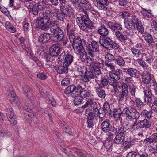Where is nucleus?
<instances>
[{"instance_id": "obj_1", "label": "nucleus", "mask_w": 157, "mask_h": 157, "mask_svg": "<svg viewBox=\"0 0 157 157\" xmlns=\"http://www.w3.org/2000/svg\"><path fill=\"white\" fill-rule=\"evenodd\" d=\"M36 25L37 26L42 30L47 31L50 29V31L52 32L60 26V24L56 23L53 20H47L40 21H35Z\"/></svg>"}, {"instance_id": "obj_2", "label": "nucleus", "mask_w": 157, "mask_h": 157, "mask_svg": "<svg viewBox=\"0 0 157 157\" xmlns=\"http://www.w3.org/2000/svg\"><path fill=\"white\" fill-rule=\"evenodd\" d=\"M77 21L78 25L80 29L85 30L87 28L90 29L94 28L92 22L90 19L87 14L83 15L81 18L77 17Z\"/></svg>"}, {"instance_id": "obj_3", "label": "nucleus", "mask_w": 157, "mask_h": 157, "mask_svg": "<svg viewBox=\"0 0 157 157\" xmlns=\"http://www.w3.org/2000/svg\"><path fill=\"white\" fill-rule=\"evenodd\" d=\"M72 38L73 39L72 46L75 52L78 53L83 51V46L85 44V40L84 39H81L79 37L77 36Z\"/></svg>"}, {"instance_id": "obj_4", "label": "nucleus", "mask_w": 157, "mask_h": 157, "mask_svg": "<svg viewBox=\"0 0 157 157\" xmlns=\"http://www.w3.org/2000/svg\"><path fill=\"white\" fill-rule=\"evenodd\" d=\"M51 32L52 34L51 39L54 42H60L64 37V33L60 26Z\"/></svg>"}, {"instance_id": "obj_5", "label": "nucleus", "mask_w": 157, "mask_h": 157, "mask_svg": "<svg viewBox=\"0 0 157 157\" xmlns=\"http://www.w3.org/2000/svg\"><path fill=\"white\" fill-rule=\"evenodd\" d=\"M123 112L126 117L129 119H135V121L139 118L140 115L139 112L133 107H125Z\"/></svg>"}, {"instance_id": "obj_6", "label": "nucleus", "mask_w": 157, "mask_h": 157, "mask_svg": "<svg viewBox=\"0 0 157 157\" xmlns=\"http://www.w3.org/2000/svg\"><path fill=\"white\" fill-rule=\"evenodd\" d=\"M113 41L109 37L105 36L100 38V44L104 48L108 50H111L113 49Z\"/></svg>"}, {"instance_id": "obj_7", "label": "nucleus", "mask_w": 157, "mask_h": 157, "mask_svg": "<svg viewBox=\"0 0 157 157\" xmlns=\"http://www.w3.org/2000/svg\"><path fill=\"white\" fill-rule=\"evenodd\" d=\"M92 71L96 76H99L103 74L101 72V69L104 67V64L98 61L95 62L93 64L90 65Z\"/></svg>"}, {"instance_id": "obj_8", "label": "nucleus", "mask_w": 157, "mask_h": 157, "mask_svg": "<svg viewBox=\"0 0 157 157\" xmlns=\"http://www.w3.org/2000/svg\"><path fill=\"white\" fill-rule=\"evenodd\" d=\"M137 120L135 121V123L132 125V128H134L136 127V128L137 129H141L144 128H149L151 125V122L147 119H144L140 122L136 123Z\"/></svg>"}, {"instance_id": "obj_9", "label": "nucleus", "mask_w": 157, "mask_h": 157, "mask_svg": "<svg viewBox=\"0 0 157 157\" xmlns=\"http://www.w3.org/2000/svg\"><path fill=\"white\" fill-rule=\"evenodd\" d=\"M108 0H93V2L99 9L106 11L107 10L105 5L108 6L109 4Z\"/></svg>"}, {"instance_id": "obj_10", "label": "nucleus", "mask_w": 157, "mask_h": 157, "mask_svg": "<svg viewBox=\"0 0 157 157\" xmlns=\"http://www.w3.org/2000/svg\"><path fill=\"white\" fill-rule=\"evenodd\" d=\"M61 49L57 44L52 45L49 49V53L50 56L57 57L60 53Z\"/></svg>"}, {"instance_id": "obj_11", "label": "nucleus", "mask_w": 157, "mask_h": 157, "mask_svg": "<svg viewBox=\"0 0 157 157\" xmlns=\"http://www.w3.org/2000/svg\"><path fill=\"white\" fill-rule=\"evenodd\" d=\"M122 71L120 69H117L113 72H110L109 73L110 80L112 79L113 81L119 80L122 75Z\"/></svg>"}, {"instance_id": "obj_12", "label": "nucleus", "mask_w": 157, "mask_h": 157, "mask_svg": "<svg viewBox=\"0 0 157 157\" xmlns=\"http://www.w3.org/2000/svg\"><path fill=\"white\" fill-rule=\"evenodd\" d=\"M68 66L63 63V64L56 65L54 67V68L59 74L67 73L68 72Z\"/></svg>"}, {"instance_id": "obj_13", "label": "nucleus", "mask_w": 157, "mask_h": 157, "mask_svg": "<svg viewBox=\"0 0 157 157\" xmlns=\"http://www.w3.org/2000/svg\"><path fill=\"white\" fill-rule=\"evenodd\" d=\"M124 71L131 77L138 78L140 75V72L136 69L130 68L124 69Z\"/></svg>"}, {"instance_id": "obj_14", "label": "nucleus", "mask_w": 157, "mask_h": 157, "mask_svg": "<svg viewBox=\"0 0 157 157\" xmlns=\"http://www.w3.org/2000/svg\"><path fill=\"white\" fill-rule=\"evenodd\" d=\"M95 78H96V75L93 72V71H88L87 70L86 71L82 77V78L84 82H88L90 80Z\"/></svg>"}, {"instance_id": "obj_15", "label": "nucleus", "mask_w": 157, "mask_h": 157, "mask_svg": "<svg viewBox=\"0 0 157 157\" xmlns=\"http://www.w3.org/2000/svg\"><path fill=\"white\" fill-rule=\"evenodd\" d=\"M51 34L44 33L40 35L38 37L37 41L42 44H44L48 41L51 39Z\"/></svg>"}, {"instance_id": "obj_16", "label": "nucleus", "mask_w": 157, "mask_h": 157, "mask_svg": "<svg viewBox=\"0 0 157 157\" xmlns=\"http://www.w3.org/2000/svg\"><path fill=\"white\" fill-rule=\"evenodd\" d=\"M90 110L89 109H87L86 111V113L87 114V126L89 128H92L95 124V122L94 117L93 116L88 113L87 112Z\"/></svg>"}, {"instance_id": "obj_17", "label": "nucleus", "mask_w": 157, "mask_h": 157, "mask_svg": "<svg viewBox=\"0 0 157 157\" xmlns=\"http://www.w3.org/2000/svg\"><path fill=\"white\" fill-rule=\"evenodd\" d=\"M108 25L113 31L115 32L117 30H121L122 29V25L120 24L115 22L114 23L110 21L108 23Z\"/></svg>"}, {"instance_id": "obj_18", "label": "nucleus", "mask_w": 157, "mask_h": 157, "mask_svg": "<svg viewBox=\"0 0 157 157\" xmlns=\"http://www.w3.org/2000/svg\"><path fill=\"white\" fill-rule=\"evenodd\" d=\"M98 32L102 36V37L107 36L109 33L108 29L104 25H102L99 27Z\"/></svg>"}, {"instance_id": "obj_19", "label": "nucleus", "mask_w": 157, "mask_h": 157, "mask_svg": "<svg viewBox=\"0 0 157 157\" xmlns=\"http://www.w3.org/2000/svg\"><path fill=\"white\" fill-rule=\"evenodd\" d=\"M101 127L104 132H107L112 128L110 121L108 119L105 120L101 123Z\"/></svg>"}, {"instance_id": "obj_20", "label": "nucleus", "mask_w": 157, "mask_h": 157, "mask_svg": "<svg viewBox=\"0 0 157 157\" xmlns=\"http://www.w3.org/2000/svg\"><path fill=\"white\" fill-rule=\"evenodd\" d=\"M95 90L97 94L100 98H105L106 94L105 91L103 89L102 86L99 85L95 88Z\"/></svg>"}, {"instance_id": "obj_21", "label": "nucleus", "mask_w": 157, "mask_h": 157, "mask_svg": "<svg viewBox=\"0 0 157 157\" xmlns=\"http://www.w3.org/2000/svg\"><path fill=\"white\" fill-rule=\"evenodd\" d=\"M33 3H35L33 1L30 2L29 5L30 8H29V13H32L34 15H36L39 12L41 13L40 12L41 11L38 9L37 6L36 7L34 6L35 5V4L33 5Z\"/></svg>"}, {"instance_id": "obj_22", "label": "nucleus", "mask_w": 157, "mask_h": 157, "mask_svg": "<svg viewBox=\"0 0 157 157\" xmlns=\"http://www.w3.org/2000/svg\"><path fill=\"white\" fill-rule=\"evenodd\" d=\"M85 90L84 88H83L80 85H78L76 86L74 91L72 94H71V96L73 98L78 97L79 96L82 91Z\"/></svg>"}, {"instance_id": "obj_23", "label": "nucleus", "mask_w": 157, "mask_h": 157, "mask_svg": "<svg viewBox=\"0 0 157 157\" xmlns=\"http://www.w3.org/2000/svg\"><path fill=\"white\" fill-rule=\"evenodd\" d=\"M142 81L145 84H149L151 80V77L150 74L147 72H144L142 75Z\"/></svg>"}, {"instance_id": "obj_24", "label": "nucleus", "mask_w": 157, "mask_h": 157, "mask_svg": "<svg viewBox=\"0 0 157 157\" xmlns=\"http://www.w3.org/2000/svg\"><path fill=\"white\" fill-rule=\"evenodd\" d=\"M51 12L49 10H46L45 12L43 13V16L42 17H40L35 21H40L47 20H50V15L51 14Z\"/></svg>"}, {"instance_id": "obj_25", "label": "nucleus", "mask_w": 157, "mask_h": 157, "mask_svg": "<svg viewBox=\"0 0 157 157\" xmlns=\"http://www.w3.org/2000/svg\"><path fill=\"white\" fill-rule=\"evenodd\" d=\"M73 56L70 54L67 53L66 55L65 59L63 60V63L68 67L73 62Z\"/></svg>"}, {"instance_id": "obj_26", "label": "nucleus", "mask_w": 157, "mask_h": 157, "mask_svg": "<svg viewBox=\"0 0 157 157\" xmlns=\"http://www.w3.org/2000/svg\"><path fill=\"white\" fill-rule=\"evenodd\" d=\"M96 78L97 79H96V80L100 81L101 84L104 86H107L109 83L107 79L103 74L99 75V76H96Z\"/></svg>"}, {"instance_id": "obj_27", "label": "nucleus", "mask_w": 157, "mask_h": 157, "mask_svg": "<svg viewBox=\"0 0 157 157\" xmlns=\"http://www.w3.org/2000/svg\"><path fill=\"white\" fill-rule=\"evenodd\" d=\"M124 139V135H121L117 133L114 141V143L117 144H120L123 142Z\"/></svg>"}, {"instance_id": "obj_28", "label": "nucleus", "mask_w": 157, "mask_h": 157, "mask_svg": "<svg viewBox=\"0 0 157 157\" xmlns=\"http://www.w3.org/2000/svg\"><path fill=\"white\" fill-rule=\"evenodd\" d=\"M117 130L116 128L113 127L111 128L108 132V137H107V139L110 141H111L113 139V137L114 136V135L117 133Z\"/></svg>"}, {"instance_id": "obj_29", "label": "nucleus", "mask_w": 157, "mask_h": 157, "mask_svg": "<svg viewBox=\"0 0 157 157\" xmlns=\"http://www.w3.org/2000/svg\"><path fill=\"white\" fill-rule=\"evenodd\" d=\"M89 51L86 53L87 57V59L90 60L91 61H93L94 59L93 58L95 56V54L94 51H93L92 49L90 47V46H89Z\"/></svg>"}, {"instance_id": "obj_30", "label": "nucleus", "mask_w": 157, "mask_h": 157, "mask_svg": "<svg viewBox=\"0 0 157 157\" xmlns=\"http://www.w3.org/2000/svg\"><path fill=\"white\" fill-rule=\"evenodd\" d=\"M23 90L26 97H30L32 96V90L29 87L27 86H24L23 87Z\"/></svg>"}, {"instance_id": "obj_31", "label": "nucleus", "mask_w": 157, "mask_h": 157, "mask_svg": "<svg viewBox=\"0 0 157 157\" xmlns=\"http://www.w3.org/2000/svg\"><path fill=\"white\" fill-rule=\"evenodd\" d=\"M70 10L65 5H62L60 6V11L61 13L67 16L70 13Z\"/></svg>"}, {"instance_id": "obj_32", "label": "nucleus", "mask_w": 157, "mask_h": 157, "mask_svg": "<svg viewBox=\"0 0 157 157\" xmlns=\"http://www.w3.org/2000/svg\"><path fill=\"white\" fill-rule=\"evenodd\" d=\"M90 46V47L92 49L93 51H95L96 52H98L99 51V44L96 41H92L91 42V44L89 45L88 48H90L89 46Z\"/></svg>"}, {"instance_id": "obj_33", "label": "nucleus", "mask_w": 157, "mask_h": 157, "mask_svg": "<svg viewBox=\"0 0 157 157\" xmlns=\"http://www.w3.org/2000/svg\"><path fill=\"white\" fill-rule=\"evenodd\" d=\"M102 108L106 114L110 115L111 114L112 111L110 108V105L108 102H105L103 104Z\"/></svg>"}, {"instance_id": "obj_34", "label": "nucleus", "mask_w": 157, "mask_h": 157, "mask_svg": "<svg viewBox=\"0 0 157 157\" xmlns=\"http://www.w3.org/2000/svg\"><path fill=\"white\" fill-rule=\"evenodd\" d=\"M115 61L117 64L120 66L123 67L125 65V61L121 56H117L115 58Z\"/></svg>"}, {"instance_id": "obj_35", "label": "nucleus", "mask_w": 157, "mask_h": 157, "mask_svg": "<svg viewBox=\"0 0 157 157\" xmlns=\"http://www.w3.org/2000/svg\"><path fill=\"white\" fill-rule=\"evenodd\" d=\"M61 126L62 129L66 133L71 134V129L68 126L67 124L63 121L61 124Z\"/></svg>"}, {"instance_id": "obj_36", "label": "nucleus", "mask_w": 157, "mask_h": 157, "mask_svg": "<svg viewBox=\"0 0 157 157\" xmlns=\"http://www.w3.org/2000/svg\"><path fill=\"white\" fill-rule=\"evenodd\" d=\"M143 36L145 40L148 43L151 44L153 42L152 36L147 33L146 32L144 34Z\"/></svg>"}, {"instance_id": "obj_37", "label": "nucleus", "mask_w": 157, "mask_h": 157, "mask_svg": "<svg viewBox=\"0 0 157 157\" xmlns=\"http://www.w3.org/2000/svg\"><path fill=\"white\" fill-rule=\"evenodd\" d=\"M6 29L10 32L13 33L16 31V28L10 22H6L5 23Z\"/></svg>"}, {"instance_id": "obj_38", "label": "nucleus", "mask_w": 157, "mask_h": 157, "mask_svg": "<svg viewBox=\"0 0 157 157\" xmlns=\"http://www.w3.org/2000/svg\"><path fill=\"white\" fill-rule=\"evenodd\" d=\"M48 6V5L46 4L45 1L42 0L38 2L37 6L38 9L41 11L47 8Z\"/></svg>"}, {"instance_id": "obj_39", "label": "nucleus", "mask_w": 157, "mask_h": 157, "mask_svg": "<svg viewBox=\"0 0 157 157\" xmlns=\"http://www.w3.org/2000/svg\"><path fill=\"white\" fill-rule=\"evenodd\" d=\"M76 88V86L74 85H71L67 86L65 89L64 93L66 94H72Z\"/></svg>"}, {"instance_id": "obj_40", "label": "nucleus", "mask_w": 157, "mask_h": 157, "mask_svg": "<svg viewBox=\"0 0 157 157\" xmlns=\"http://www.w3.org/2000/svg\"><path fill=\"white\" fill-rule=\"evenodd\" d=\"M71 4L72 7L77 10H79L82 7L79 2L74 1L73 0H71Z\"/></svg>"}, {"instance_id": "obj_41", "label": "nucleus", "mask_w": 157, "mask_h": 157, "mask_svg": "<svg viewBox=\"0 0 157 157\" xmlns=\"http://www.w3.org/2000/svg\"><path fill=\"white\" fill-rule=\"evenodd\" d=\"M131 50L134 56L136 57H139L141 56L142 54H143L140 50L137 49L136 48L134 47H132Z\"/></svg>"}, {"instance_id": "obj_42", "label": "nucleus", "mask_w": 157, "mask_h": 157, "mask_svg": "<svg viewBox=\"0 0 157 157\" xmlns=\"http://www.w3.org/2000/svg\"><path fill=\"white\" fill-rule=\"evenodd\" d=\"M141 13L144 17L147 18H151L153 17L152 13L145 9H144L141 11Z\"/></svg>"}, {"instance_id": "obj_43", "label": "nucleus", "mask_w": 157, "mask_h": 157, "mask_svg": "<svg viewBox=\"0 0 157 157\" xmlns=\"http://www.w3.org/2000/svg\"><path fill=\"white\" fill-rule=\"evenodd\" d=\"M86 68L85 67H78L76 71L78 73V75L81 76L82 78L85 73L86 71Z\"/></svg>"}, {"instance_id": "obj_44", "label": "nucleus", "mask_w": 157, "mask_h": 157, "mask_svg": "<svg viewBox=\"0 0 157 157\" xmlns=\"http://www.w3.org/2000/svg\"><path fill=\"white\" fill-rule=\"evenodd\" d=\"M123 112H120L116 109H114L113 111V115L114 117L116 118V120H118L121 118V120L122 118L121 117V115L123 113Z\"/></svg>"}, {"instance_id": "obj_45", "label": "nucleus", "mask_w": 157, "mask_h": 157, "mask_svg": "<svg viewBox=\"0 0 157 157\" xmlns=\"http://www.w3.org/2000/svg\"><path fill=\"white\" fill-rule=\"evenodd\" d=\"M143 56L144 57H145V60L148 63L150 64L152 63L154 60L153 56L149 54L145 53L143 54Z\"/></svg>"}, {"instance_id": "obj_46", "label": "nucleus", "mask_w": 157, "mask_h": 157, "mask_svg": "<svg viewBox=\"0 0 157 157\" xmlns=\"http://www.w3.org/2000/svg\"><path fill=\"white\" fill-rule=\"evenodd\" d=\"M135 101L136 105V107L137 108L140 109H142L144 103L142 102L141 100L139 98H136L135 99Z\"/></svg>"}, {"instance_id": "obj_47", "label": "nucleus", "mask_w": 157, "mask_h": 157, "mask_svg": "<svg viewBox=\"0 0 157 157\" xmlns=\"http://www.w3.org/2000/svg\"><path fill=\"white\" fill-rule=\"evenodd\" d=\"M121 87H122L121 92L128 95V85L126 83H123L121 85Z\"/></svg>"}, {"instance_id": "obj_48", "label": "nucleus", "mask_w": 157, "mask_h": 157, "mask_svg": "<svg viewBox=\"0 0 157 157\" xmlns=\"http://www.w3.org/2000/svg\"><path fill=\"white\" fill-rule=\"evenodd\" d=\"M127 130V129L125 127L122 126L119 128L118 131H117V134L125 135V133H126Z\"/></svg>"}, {"instance_id": "obj_49", "label": "nucleus", "mask_w": 157, "mask_h": 157, "mask_svg": "<svg viewBox=\"0 0 157 157\" xmlns=\"http://www.w3.org/2000/svg\"><path fill=\"white\" fill-rule=\"evenodd\" d=\"M84 49L83 50V51H82L80 52H78V53L80 54V58L81 59V61L83 62H84L86 61V59H87L86 55V54H85L84 52Z\"/></svg>"}, {"instance_id": "obj_50", "label": "nucleus", "mask_w": 157, "mask_h": 157, "mask_svg": "<svg viewBox=\"0 0 157 157\" xmlns=\"http://www.w3.org/2000/svg\"><path fill=\"white\" fill-rule=\"evenodd\" d=\"M8 120L10 124L13 125L15 126L17 124V120L16 116H14L8 118Z\"/></svg>"}, {"instance_id": "obj_51", "label": "nucleus", "mask_w": 157, "mask_h": 157, "mask_svg": "<svg viewBox=\"0 0 157 157\" xmlns=\"http://www.w3.org/2000/svg\"><path fill=\"white\" fill-rule=\"evenodd\" d=\"M90 95L89 93L87 91L85 90H84L82 91L81 94H80L79 96L81 98H87L89 97Z\"/></svg>"}, {"instance_id": "obj_52", "label": "nucleus", "mask_w": 157, "mask_h": 157, "mask_svg": "<svg viewBox=\"0 0 157 157\" xmlns=\"http://www.w3.org/2000/svg\"><path fill=\"white\" fill-rule=\"evenodd\" d=\"M98 112V116L101 119L104 118L106 115L105 112L104 111L102 108H100L99 109Z\"/></svg>"}, {"instance_id": "obj_53", "label": "nucleus", "mask_w": 157, "mask_h": 157, "mask_svg": "<svg viewBox=\"0 0 157 157\" xmlns=\"http://www.w3.org/2000/svg\"><path fill=\"white\" fill-rule=\"evenodd\" d=\"M6 114L7 118L13 117L15 115H14L13 111L11 109H7L6 111Z\"/></svg>"}, {"instance_id": "obj_54", "label": "nucleus", "mask_w": 157, "mask_h": 157, "mask_svg": "<svg viewBox=\"0 0 157 157\" xmlns=\"http://www.w3.org/2000/svg\"><path fill=\"white\" fill-rule=\"evenodd\" d=\"M141 114L144 115L145 117L149 119L151 118V113L145 110H144L142 111Z\"/></svg>"}, {"instance_id": "obj_55", "label": "nucleus", "mask_w": 157, "mask_h": 157, "mask_svg": "<svg viewBox=\"0 0 157 157\" xmlns=\"http://www.w3.org/2000/svg\"><path fill=\"white\" fill-rule=\"evenodd\" d=\"M8 98L10 101L11 103H13L14 104H17L19 102L18 98H12L11 97L10 95H8Z\"/></svg>"}, {"instance_id": "obj_56", "label": "nucleus", "mask_w": 157, "mask_h": 157, "mask_svg": "<svg viewBox=\"0 0 157 157\" xmlns=\"http://www.w3.org/2000/svg\"><path fill=\"white\" fill-rule=\"evenodd\" d=\"M99 109H95L93 110V112H90L89 111L90 110H88L89 111L87 113L93 116L94 117H97L98 116Z\"/></svg>"}, {"instance_id": "obj_57", "label": "nucleus", "mask_w": 157, "mask_h": 157, "mask_svg": "<svg viewBox=\"0 0 157 157\" xmlns=\"http://www.w3.org/2000/svg\"><path fill=\"white\" fill-rule=\"evenodd\" d=\"M124 145V149L127 150L130 148L132 144L131 142L129 141H126L123 143Z\"/></svg>"}, {"instance_id": "obj_58", "label": "nucleus", "mask_w": 157, "mask_h": 157, "mask_svg": "<svg viewBox=\"0 0 157 157\" xmlns=\"http://www.w3.org/2000/svg\"><path fill=\"white\" fill-rule=\"evenodd\" d=\"M74 99L73 102L75 105H78L81 104L83 100L81 98L76 97Z\"/></svg>"}, {"instance_id": "obj_59", "label": "nucleus", "mask_w": 157, "mask_h": 157, "mask_svg": "<svg viewBox=\"0 0 157 157\" xmlns=\"http://www.w3.org/2000/svg\"><path fill=\"white\" fill-rule=\"evenodd\" d=\"M137 62L141 66L144 68H147L148 65L146 64V62L142 59H138L137 60Z\"/></svg>"}, {"instance_id": "obj_60", "label": "nucleus", "mask_w": 157, "mask_h": 157, "mask_svg": "<svg viewBox=\"0 0 157 157\" xmlns=\"http://www.w3.org/2000/svg\"><path fill=\"white\" fill-rule=\"evenodd\" d=\"M136 25L138 30L140 33H142L144 32V29L141 22L136 24Z\"/></svg>"}, {"instance_id": "obj_61", "label": "nucleus", "mask_w": 157, "mask_h": 157, "mask_svg": "<svg viewBox=\"0 0 157 157\" xmlns=\"http://www.w3.org/2000/svg\"><path fill=\"white\" fill-rule=\"evenodd\" d=\"M124 23L125 25V26H130L133 23V21H132L131 18H125L124 21Z\"/></svg>"}, {"instance_id": "obj_62", "label": "nucleus", "mask_w": 157, "mask_h": 157, "mask_svg": "<svg viewBox=\"0 0 157 157\" xmlns=\"http://www.w3.org/2000/svg\"><path fill=\"white\" fill-rule=\"evenodd\" d=\"M130 13L127 11H123L119 13V15L121 16L123 18L125 19L129 16Z\"/></svg>"}, {"instance_id": "obj_63", "label": "nucleus", "mask_w": 157, "mask_h": 157, "mask_svg": "<svg viewBox=\"0 0 157 157\" xmlns=\"http://www.w3.org/2000/svg\"><path fill=\"white\" fill-rule=\"evenodd\" d=\"M66 16H67L60 12L56 16L57 19L60 21H63Z\"/></svg>"}, {"instance_id": "obj_64", "label": "nucleus", "mask_w": 157, "mask_h": 157, "mask_svg": "<svg viewBox=\"0 0 157 157\" xmlns=\"http://www.w3.org/2000/svg\"><path fill=\"white\" fill-rule=\"evenodd\" d=\"M105 59H107L108 62H111L112 60L115 61L114 56L110 53L108 54L105 56Z\"/></svg>"}]
</instances>
